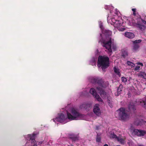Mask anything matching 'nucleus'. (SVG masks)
<instances>
[{"label":"nucleus","instance_id":"18","mask_svg":"<svg viewBox=\"0 0 146 146\" xmlns=\"http://www.w3.org/2000/svg\"><path fill=\"white\" fill-rule=\"evenodd\" d=\"M113 70L115 73L118 75L119 77H120L121 76V74H120V71H119V69L115 67H114Z\"/></svg>","mask_w":146,"mask_h":146},{"label":"nucleus","instance_id":"40","mask_svg":"<svg viewBox=\"0 0 146 146\" xmlns=\"http://www.w3.org/2000/svg\"><path fill=\"white\" fill-rule=\"evenodd\" d=\"M68 146H73V145H68Z\"/></svg>","mask_w":146,"mask_h":146},{"label":"nucleus","instance_id":"28","mask_svg":"<svg viewBox=\"0 0 146 146\" xmlns=\"http://www.w3.org/2000/svg\"><path fill=\"white\" fill-rule=\"evenodd\" d=\"M125 19L126 20H127V21H128L129 20V21H130L129 20L130 19V17H125ZM129 25H132V24H131V23H130V21H129Z\"/></svg>","mask_w":146,"mask_h":146},{"label":"nucleus","instance_id":"35","mask_svg":"<svg viewBox=\"0 0 146 146\" xmlns=\"http://www.w3.org/2000/svg\"><path fill=\"white\" fill-rule=\"evenodd\" d=\"M108 99L109 101H110L111 100V98L110 97H108Z\"/></svg>","mask_w":146,"mask_h":146},{"label":"nucleus","instance_id":"20","mask_svg":"<svg viewBox=\"0 0 146 146\" xmlns=\"http://www.w3.org/2000/svg\"><path fill=\"white\" fill-rule=\"evenodd\" d=\"M122 52V56L124 57H125L128 56L127 52L125 50L122 49L121 50Z\"/></svg>","mask_w":146,"mask_h":146},{"label":"nucleus","instance_id":"23","mask_svg":"<svg viewBox=\"0 0 146 146\" xmlns=\"http://www.w3.org/2000/svg\"><path fill=\"white\" fill-rule=\"evenodd\" d=\"M127 63L129 66H131V68L134 67L135 66L134 63L129 61H127Z\"/></svg>","mask_w":146,"mask_h":146},{"label":"nucleus","instance_id":"11","mask_svg":"<svg viewBox=\"0 0 146 146\" xmlns=\"http://www.w3.org/2000/svg\"><path fill=\"white\" fill-rule=\"evenodd\" d=\"M35 135H28V138H30L29 141H31V146H37V143L35 140Z\"/></svg>","mask_w":146,"mask_h":146},{"label":"nucleus","instance_id":"44","mask_svg":"<svg viewBox=\"0 0 146 146\" xmlns=\"http://www.w3.org/2000/svg\"><path fill=\"white\" fill-rule=\"evenodd\" d=\"M145 84H146V83Z\"/></svg>","mask_w":146,"mask_h":146},{"label":"nucleus","instance_id":"16","mask_svg":"<svg viewBox=\"0 0 146 146\" xmlns=\"http://www.w3.org/2000/svg\"><path fill=\"white\" fill-rule=\"evenodd\" d=\"M68 137L74 141H75L78 139V138L73 134L69 135Z\"/></svg>","mask_w":146,"mask_h":146},{"label":"nucleus","instance_id":"22","mask_svg":"<svg viewBox=\"0 0 146 146\" xmlns=\"http://www.w3.org/2000/svg\"><path fill=\"white\" fill-rule=\"evenodd\" d=\"M143 121L142 120H136L135 122V124L137 125H141V123Z\"/></svg>","mask_w":146,"mask_h":146},{"label":"nucleus","instance_id":"15","mask_svg":"<svg viewBox=\"0 0 146 146\" xmlns=\"http://www.w3.org/2000/svg\"><path fill=\"white\" fill-rule=\"evenodd\" d=\"M97 60V58L94 57L93 58L91 59L90 62V63L91 64L92 66H96V61Z\"/></svg>","mask_w":146,"mask_h":146},{"label":"nucleus","instance_id":"26","mask_svg":"<svg viewBox=\"0 0 146 146\" xmlns=\"http://www.w3.org/2000/svg\"><path fill=\"white\" fill-rule=\"evenodd\" d=\"M141 40H136L133 41V43L134 44H138V43L141 42Z\"/></svg>","mask_w":146,"mask_h":146},{"label":"nucleus","instance_id":"38","mask_svg":"<svg viewBox=\"0 0 146 146\" xmlns=\"http://www.w3.org/2000/svg\"><path fill=\"white\" fill-rule=\"evenodd\" d=\"M103 146H108L107 144H105Z\"/></svg>","mask_w":146,"mask_h":146},{"label":"nucleus","instance_id":"5","mask_svg":"<svg viewBox=\"0 0 146 146\" xmlns=\"http://www.w3.org/2000/svg\"><path fill=\"white\" fill-rule=\"evenodd\" d=\"M117 111L119 113V118L121 120L125 121L128 119L129 116L124 108H121L119 109Z\"/></svg>","mask_w":146,"mask_h":146},{"label":"nucleus","instance_id":"36","mask_svg":"<svg viewBox=\"0 0 146 146\" xmlns=\"http://www.w3.org/2000/svg\"><path fill=\"white\" fill-rule=\"evenodd\" d=\"M122 89H119V92H120L121 91H122Z\"/></svg>","mask_w":146,"mask_h":146},{"label":"nucleus","instance_id":"19","mask_svg":"<svg viewBox=\"0 0 146 146\" xmlns=\"http://www.w3.org/2000/svg\"><path fill=\"white\" fill-rule=\"evenodd\" d=\"M91 106V105L90 104H83L81 105L80 106V108H85L86 109H87L88 107L89 108H90Z\"/></svg>","mask_w":146,"mask_h":146},{"label":"nucleus","instance_id":"6","mask_svg":"<svg viewBox=\"0 0 146 146\" xmlns=\"http://www.w3.org/2000/svg\"><path fill=\"white\" fill-rule=\"evenodd\" d=\"M137 21L134 25L141 30L144 29L146 26V21L140 18L137 19Z\"/></svg>","mask_w":146,"mask_h":146},{"label":"nucleus","instance_id":"7","mask_svg":"<svg viewBox=\"0 0 146 146\" xmlns=\"http://www.w3.org/2000/svg\"><path fill=\"white\" fill-rule=\"evenodd\" d=\"M96 86V89L100 94L101 97L103 98H105L106 97V94L104 90V88L105 87L103 86L102 84H99L98 83H97Z\"/></svg>","mask_w":146,"mask_h":146},{"label":"nucleus","instance_id":"39","mask_svg":"<svg viewBox=\"0 0 146 146\" xmlns=\"http://www.w3.org/2000/svg\"><path fill=\"white\" fill-rule=\"evenodd\" d=\"M110 13H112V11H110Z\"/></svg>","mask_w":146,"mask_h":146},{"label":"nucleus","instance_id":"24","mask_svg":"<svg viewBox=\"0 0 146 146\" xmlns=\"http://www.w3.org/2000/svg\"><path fill=\"white\" fill-rule=\"evenodd\" d=\"M141 104L144 108L146 109V98L143 100V102Z\"/></svg>","mask_w":146,"mask_h":146},{"label":"nucleus","instance_id":"34","mask_svg":"<svg viewBox=\"0 0 146 146\" xmlns=\"http://www.w3.org/2000/svg\"><path fill=\"white\" fill-rule=\"evenodd\" d=\"M137 64L138 65H140L142 66H143V63H142L138 62L137 63Z\"/></svg>","mask_w":146,"mask_h":146},{"label":"nucleus","instance_id":"14","mask_svg":"<svg viewBox=\"0 0 146 146\" xmlns=\"http://www.w3.org/2000/svg\"><path fill=\"white\" fill-rule=\"evenodd\" d=\"M137 75L139 77L146 79V73L145 72H140L137 74Z\"/></svg>","mask_w":146,"mask_h":146},{"label":"nucleus","instance_id":"30","mask_svg":"<svg viewBox=\"0 0 146 146\" xmlns=\"http://www.w3.org/2000/svg\"><path fill=\"white\" fill-rule=\"evenodd\" d=\"M101 140V138L100 137H97L96 138V141L98 142H100Z\"/></svg>","mask_w":146,"mask_h":146},{"label":"nucleus","instance_id":"32","mask_svg":"<svg viewBox=\"0 0 146 146\" xmlns=\"http://www.w3.org/2000/svg\"><path fill=\"white\" fill-rule=\"evenodd\" d=\"M136 9L135 8H133L132 9V10L133 12V14L134 15H135V12L136 11Z\"/></svg>","mask_w":146,"mask_h":146},{"label":"nucleus","instance_id":"3","mask_svg":"<svg viewBox=\"0 0 146 146\" xmlns=\"http://www.w3.org/2000/svg\"><path fill=\"white\" fill-rule=\"evenodd\" d=\"M107 21L108 23L113 25L115 28L119 31H122L125 30V28L123 25L124 21L121 17L117 15L111 17L110 15L109 14Z\"/></svg>","mask_w":146,"mask_h":146},{"label":"nucleus","instance_id":"12","mask_svg":"<svg viewBox=\"0 0 146 146\" xmlns=\"http://www.w3.org/2000/svg\"><path fill=\"white\" fill-rule=\"evenodd\" d=\"M99 107V105L98 104H96L95 105L93 110L94 113L98 116L101 114L100 110Z\"/></svg>","mask_w":146,"mask_h":146},{"label":"nucleus","instance_id":"9","mask_svg":"<svg viewBox=\"0 0 146 146\" xmlns=\"http://www.w3.org/2000/svg\"><path fill=\"white\" fill-rule=\"evenodd\" d=\"M90 92L98 101L100 102L102 101V99L99 95L97 94L96 90L94 88H92L90 89Z\"/></svg>","mask_w":146,"mask_h":146},{"label":"nucleus","instance_id":"29","mask_svg":"<svg viewBox=\"0 0 146 146\" xmlns=\"http://www.w3.org/2000/svg\"><path fill=\"white\" fill-rule=\"evenodd\" d=\"M134 106H133L130 105H129V110H133V109H134Z\"/></svg>","mask_w":146,"mask_h":146},{"label":"nucleus","instance_id":"43","mask_svg":"<svg viewBox=\"0 0 146 146\" xmlns=\"http://www.w3.org/2000/svg\"><path fill=\"white\" fill-rule=\"evenodd\" d=\"M115 10H116V11L117 10V9H116ZM116 11L117 12V11Z\"/></svg>","mask_w":146,"mask_h":146},{"label":"nucleus","instance_id":"27","mask_svg":"<svg viewBox=\"0 0 146 146\" xmlns=\"http://www.w3.org/2000/svg\"><path fill=\"white\" fill-rule=\"evenodd\" d=\"M121 80L123 82H125L127 81L126 78L124 77H122L121 78Z\"/></svg>","mask_w":146,"mask_h":146},{"label":"nucleus","instance_id":"25","mask_svg":"<svg viewBox=\"0 0 146 146\" xmlns=\"http://www.w3.org/2000/svg\"><path fill=\"white\" fill-rule=\"evenodd\" d=\"M113 8V7L111 6L108 5L106 6L105 7V9H111Z\"/></svg>","mask_w":146,"mask_h":146},{"label":"nucleus","instance_id":"21","mask_svg":"<svg viewBox=\"0 0 146 146\" xmlns=\"http://www.w3.org/2000/svg\"><path fill=\"white\" fill-rule=\"evenodd\" d=\"M139 48V46L138 44H134L133 48V50L134 51H135L137 50Z\"/></svg>","mask_w":146,"mask_h":146},{"label":"nucleus","instance_id":"4","mask_svg":"<svg viewBox=\"0 0 146 146\" xmlns=\"http://www.w3.org/2000/svg\"><path fill=\"white\" fill-rule=\"evenodd\" d=\"M109 58L106 56H100L98 58V67H101L104 71V69L109 66Z\"/></svg>","mask_w":146,"mask_h":146},{"label":"nucleus","instance_id":"1","mask_svg":"<svg viewBox=\"0 0 146 146\" xmlns=\"http://www.w3.org/2000/svg\"><path fill=\"white\" fill-rule=\"evenodd\" d=\"M84 115L78 113L75 109L71 108L69 111H66V114L65 113H62L58 114V116L53 120L64 124L70 121L83 119Z\"/></svg>","mask_w":146,"mask_h":146},{"label":"nucleus","instance_id":"42","mask_svg":"<svg viewBox=\"0 0 146 146\" xmlns=\"http://www.w3.org/2000/svg\"><path fill=\"white\" fill-rule=\"evenodd\" d=\"M108 103H109V104H110V102H108Z\"/></svg>","mask_w":146,"mask_h":146},{"label":"nucleus","instance_id":"17","mask_svg":"<svg viewBox=\"0 0 146 146\" xmlns=\"http://www.w3.org/2000/svg\"><path fill=\"white\" fill-rule=\"evenodd\" d=\"M89 80L92 82L94 83L97 82L98 78L96 77H91L89 78Z\"/></svg>","mask_w":146,"mask_h":146},{"label":"nucleus","instance_id":"41","mask_svg":"<svg viewBox=\"0 0 146 146\" xmlns=\"http://www.w3.org/2000/svg\"><path fill=\"white\" fill-rule=\"evenodd\" d=\"M97 51V52H98V50Z\"/></svg>","mask_w":146,"mask_h":146},{"label":"nucleus","instance_id":"8","mask_svg":"<svg viewBox=\"0 0 146 146\" xmlns=\"http://www.w3.org/2000/svg\"><path fill=\"white\" fill-rule=\"evenodd\" d=\"M110 138H111L117 140L121 144H123L125 142V139L122 136L120 135L117 136L113 132H111L110 133L109 135Z\"/></svg>","mask_w":146,"mask_h":146},{"label":"nucleus","instance_id":"13","mask_svg":"<svg viewBox=\"0 0 146 146\" xmlns=\"http://www.w3.org/2000/svg\"><path fill=\"white\" fill-rule=\"evenodd\" d=\"M125 36L129 38H132L134 37L135 35L133 33L129 32H126L125 33Z\"/></svg>","mask_w":146,"mask_h":146},{"label":"nucleus","instance_id":"2","mask_svg":"<svg viewBox=\"0 0 146 146\" xmlns=\"http://www.w3.org/2000/svg\"><path fill=\"white\" fill-rule=\"evenodd\" d=\"M99 24L102 33L103 37H102V39L100 40L102 45L107 50L106 51L110 55H111L112 53L111 48V44L113 43V39L110 37L111 35V32L109 30L104 29L102 23L101 21L99 22ZM100 36L102 37V34H101ZM112 48L114 50H116L117 49L116 45L112 44Z\"/></svg>","mask_w":146,"mask_h":146},{"label":"nucleus","instance_id":"10","mask_svg":"<svg viewBox=\"0 0 146 146\" xmlns=\"http://www.w3.org/2000/svg\"><path fill=\"white\" fill-rule=\"evenodd\" d=\"M133 133L138 136H143L146 134V131L144 130L135 129L133 130Z\"/></svg>","mask_w":146,"mask_h":146},{"label":"nucleus","instance_id":"37","mask_svg":"<svg viewBox=\"0 0 146 146\" xmlns=\"http://www.w3.org/2000/svg\"><path fill=\"white\" fill-rule=\"evenodd\" d=\"M42 142H39L38 144L40 145L42 143Z\"/></svg>","mask_w":146,"mask_h":146},{"label":"nucleus","instance_id":"31","mask_svg":"<svg viewBox=\"0 0 146 146\" xmlns=\"http://www.w3.org/2000/svg\"><path fill=\"white\" fill-rule=\"evenodd\" d=\"M140 69V67L139 66H136L135 68V70H138Z\"/></svg>","mask_w":146,"mask_h":146},{"label":"nucleus","instance_id":"33","mask_svg":"<svg viewBox=\"0 0 146 146\" xmlns=\"http://www.w3.org/2000/svg\"><path fill=\"white\" fill-rule=\"evenodd\" d=\"M122 87H123L122 85H120L119 86V88L117 89V92H119V89H122Z\"/></svg>","mask_w":146,"mask_h":146}]
</instances>
